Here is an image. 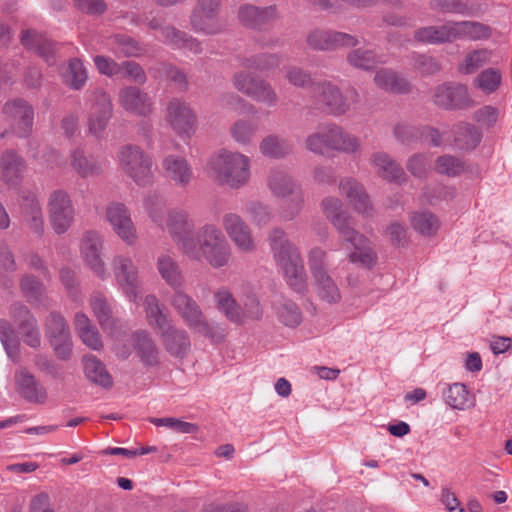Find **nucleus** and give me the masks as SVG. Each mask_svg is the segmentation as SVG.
I'll return each mask as SVG.
<instances>
[{
	"label": "nucleus",
	"mask_w": 512,
	"mask_h": 512,
	"mask_svg": "<svg viewBox=\"0 0 512 512\" xmlns=\"http://www.w3.org/2000/svg\"><path fill=\"white\" fill-rule=\"evenodd\" d=\"M222 225L234 246L241 253L251 254L257 250V242L253 237L252 230L240 215L225 214Z\"/></svg>",
	"instance_id": "17"
},
{
	"label": "nucleus",
	"mask_w": 512,
	"mask_h": 512,
	"mask_svg": "<svg viewBox=\"0 0 512 512\" xmlns=\"http://www.w3.org/2000/svg\"><path fill=\"white\" fill-rule=\"evenodd\" d=\"M159 333L166 351L172 357L183 359L187 356L191 349V340L186 330L171 323Z\"/></svg>",
	"instance_id": "25"
},
{
	"label": "nucleus",
	"mask_w": 512,
	"mask_h": 512,
	"mask_svg": "<svg viewBox=\"0 0 512 512\" xmlns=\"http://www.w3.org/2000/svg\"><path fill=\"white\" fill-rule=\"evenodd\" d=\"M162 169L165 177L177 188H188L195 179L192 164L181 155L170 154L163 158Z\"/></svg>",
	"instance_id": "21"
},
{
	"label": "nucleus",
	"mask_w": 512,
	"mask_h": 512,
	"mask_svg": "<svg viewBox=\"0 0 512 512\" xmlns=\"http://www.w3.org/2000/svg\"><path fill=\"white\" fill-rule=\"evenodd\" d=\"M247 96L256 102L265 104L268 107L276 106L279 101V97L272 85L260 78H258L253 89L250 90Z\"/></svg>",
	"instance_id": "52"
},
{
	"label": "nucleus",
	"mask_w": 512,
	"mask_h": 512,
	"mask_svg": "<svg viewBox=\"0 0 512 512\" xmlns=\"http://www.w3.org/2000/svg\"><path fill=\"white\" fill-rule=\"evenodd\" d=\"M25 160L13 150H6L0 156V173L4 182L17 185L25 172Z\"/></svg>",
	"instance_id": "27"
},
{
	"label": "nucleus",
	"mask_w": 512,
	"mask_h": 512,
	"mask_svg": "<svg viewBox=\"0 0 512 512\" xmlns=\"http://www.w3.org/2000/svg\"><path fill=\"white\" fill-rule=\"evenodd\" d=\"M337 136L335 137L334 151L342 152L345 154H356L361 150V140L348 132H345L341 127L337 126Z\"/></svg>",
	"instance_id": "58"
},
{
	"label": "nucleus",
	"mask_w": 512,
	"mask_h": 512,
	"mask_svg": "<svg viewBox=\"0 0 512 512\" xmlns=\"http://www.w3.org/2000/svg\"><path fill=\"white\" fill-rule=\"evenodd\" d=\"M164 120L180 137H191L197 126L195 111L190 103L181 98H172L167 102Z\"/></svg>",
	"instance_id": "12"
},
{
	"label": "nucleus",
	"mask_w": 512,
	"mask_h": 512,
	"mask_svg": "<svg viewBox=\"0 0 512 512\" xmlns=\"http://www.w3.org/2000/svg\"><path fill=\"white\" fill-rule=\"evenodd\" d=\"M337 125L324 124L319 126L315 132L305 140V147L318 155H324L326 150H333Z\"/></svg>",
	"instance_id": "31"
},
{
	"label": "nucleus",
	"mask_w": 512,
	"mask_h": 512,
	"mask_svg": "<svg viewBox=\"0 0 512 512\" xmlns=\"http://www.w3.org/2000/svg\"><path fill=\"white\" fill-rule=\"evenodd\" d=\"M375 85L389 93H406L409 91V83L397 72L382 68L374 76Z\"/></svg>",
	"instance_id": "40"
},
{
	"label": "nucleus",
	"mask_w": 512,
	"mask_h": 512,
	"mask_svg": "<svg viewBox=\"0 0 512 512\" xmlns=\"http://www.w3.org/2000/svg\"><path fill=\"white\" fill-rule=\"evenodd\" d=\"M257 130L258 127L256 123L247 119H238L231 125L229 131L235 142L245 146L252 143Z\"/></svg>",
	"instance_id": "51"
},
{
	"label": "nucleus",
	"mask_w": 512,
	"mask_h": 512,
	"mask_svg": "<svg viewBox=\"0 0 512 512\" xmlns=\"http://www.w3.org/2000/svg\"><path fill=\"white\" fill-rule=\"evenodd\" d=\"M490 59L487 49H478L468 53L459 64L458 70L463 74H472L484 66Z\"/></svg>",
	"instance_id": "60"
},
{
	"label": "nucleus",
	"mask_w": 512,
	"mask_h": 512,
	"mask_svg": "<svg viewBox=\"0 0 512 512\" xmlns=\"http://www.w3.org/2000/svg\"><path fill=\"white\" fill-rule=\"evenodd\" d=\"M0 341L8 357L12 360H16L19 354L18 342L14 337V331L10 323L4 319H0Z\"/></svg>",
	"instance_id": "64"
},
{
	"label": "nucleus",
	"mask_w": 512,
	"mask_h": 512,
	"mask_svg": "<svg viewBox=\"0 0 512 512\" xmlns=\"http://www.w3.org/2000/svg\"><path fill=\"white\" fill-rule=\"evenodd\" d=\"M481 140V134L471 124H460L456 127L454 145L461 150L474 149Z\"/></svg>",
	"instance_id": "50"
},
{
	"label": "nucleus",
	"mask_w": 512,
	"mask_h": 512,
	"mask_svg": "<svg viewBox=\"0 0 512 512\" xmlns=\"http://www.w3.org/2000/svg\"><path fill=\"white\" fill-rule=\"evenodd\" d=\"M308 266L313 279L329 274L328 252L320 247H313L308 253Z\"/></svg>",
	"instance_id": "54"
},
{
	"label": "nucleus",
	"mask_w": 512,
	"mask_h": 512,
	"mask_svg": "<svg viewBox=\"0 0 512 512\" xmlns=\"http://www.w3.org/2000/svg\"><path fill=\"white\" fill-rule=\"evenodd\" d=\"M370 163L376 173L387 181L402 183L405 179V173L401 166L385 152L373 153Z\"/></svg>",
	"instance_id": "30"
},
{
	"label": "nucleus",
	"mask_w": 512,
	"mask_h": 512,
	"mask_svg": "<svg viewBox=\"0 0 512 512\" xmlns=\"http://www.w3.org/2000/svg\"><path fill=\"white\" fill-rule=\"evenodd\" d=\"M146 318L151 327L159 332L172 323V320L165 314L155 295L149 294L144 299Z\"/></svg>",
	"instance_id": "46"
},
{
	"label": "nucleus",
	"mask_w": 512,
	"mask_h": 512,
	"mask_svg": "<svg viewBox=\"0 0 512 512\" xmlns=\"http://www.w3.org/2000/svg\"><path fill=\"white\" fill-rule=\"evenodd\" d=\"M22 209L25 220L30 223L35 232L41 233L43 230V218L41 206L34 195L23 198Z\"/></svg>",
	"instance_id": "53"
},
{
	"label": "nucleus",
	"mask_w": 512,
	"mask_h": 512,
	"mask_svg": "<svg viewBox=\"0 0 512 512\" xmlns=\"http://www.w3.org/2000/svg\"><path fill=\"white\" fill-rule=\"evenodd\" d=\"M106 46L118 57H138L145 52L136 40L123 34L110 36L106 41Z\"/></svg>",
	"instance_id": "37"
},
{
	"label": "nucleus",
	"mask_w": 512,
	"mask_h": 512,
	"mask_svg": "<svg viewBox=\"0 0 512 512\" xmlns=\"http://www.w3.org/2000/svg\"><path fill=\"white\" fill-rule=\"evenodd\" d=\"M321 208L342 242L349 245V261L363 268H372L377 260L376 252L371 242L355 229L354 218L344 209L342 200L335 196H327L322 200Z\"/></svg>",
	"instance_id": "2"
},
{
	"label": "nucleus",
	"mask_w": 512,
	"mask_h": 512,
	"mask_svg": "<svg viewBox=\"0 0 512 512\" xmlns=\"http://www.w3.org/2000/svg\"><path fill=\"white\" fill-rule=\"evenodd\" d=\"M313 281L316 291L323 301L337 303L341 300L340 290L329 274L314 278Z\"/></svg>",
	"instance_id": "55"
},
{
	"label": "nucleus",
	"mask_w": 512,
	"mask_h": 512,
	"mask_svg": "<svg viewBox=\"0 0 512 512\" xmlns=\"http://www.w3.org/2000/svg\"><path fill=\"white\" fill-rule=\"evenodd\" d=\"M306 41L309 47L319 51H334L342 47H356L359 44V39L355 35L323 29L311 31Z\"/></svg>",
	"instance_id": "19"
},
{
	"label": "nucleus",
	"mask_w": 512,
	"mask_h": 512,
	"mask_svg": "<svg viewBox=\"0 0 512 512\" xmlns=\"http://www.w3.org/2000/svg\"><path fill=\"white\" fill-rule=\"evenodd\" d=\"M87 106L88 131L94 137L101 138L113 115L111 97L102 88H96L90 93Z\"/></svg>",
	"instance_id": "9"
},
{
	"label": "nucleus",
	"mask_w": 512,
	"mask_h": 512,
	"mask_svg": "<svg viewBox=\"0 0 512 512\" xmlns=\"http://www.w3.org/2000/svg\"><path fill=\"white\" fill-rule=\"evenodd\" d=\"M47 209L50 224L56 234H64L73 225L76 211L67 191H52L48 197Z\"/></svg>",
	"instance_id": "11"
},
{
	"label": "nucleus",
	"mask_w": 512,
	"mask_h": 512,
	"mask_svg": "<svg viewBox=\"0 0 512 512\" xmlns=\"http://www.w3.org/2000/svg\"><path fill=\"white\" fill-rule=\"evenodd\" d=\"M278 319L286 326L295 327L301 323L302 315L298 306L290 300H281L275 307Z\"/></svg>",
	"instance_id": "57"
},
{
	"label": "nucleus",
	"mask_w": 512,
	"mask_h": 512,
	"mask_svg": "<svg viewBox=\"0 0 512 512\" xmlns=\"http://www.w3.org/2000/svg\"><path fill=\"white\" fill-rule=\"evenodd\" d=\"M221 6V0H197L190 15L192 30L208 36L220 34L224 30L219 17Z\"/></svg>",
	"instance_id": "10"
},
{
	"label": "nucleus",
	"mask_w": 512,
	"mask_h": 512,
	"mask_svg": "<svg viewBox=\"0 0 512 512\" xmlns=\"http://www.w3.org/2000/svg\"><path fill=\"white\" fill-rule=\"evenodd\" d=\"M18 393L28 402L43 404L47 399L46 389L36 381L33 375L25 370L16 373Z\"/></svg>",
	"instance_id": "28"
},
{
	"label": "nucleus",
	"mask_w": 512,
	"mask_h": 512,
	"mask_svg": "<svg viewBox=\"0 0 512 512\" xmlns=\"http://www.w3.org/2000/svg\"><path fill=\"white\" fill-rule=\"evenodd\" d=\"M60 75L63 82L73 90L82 89L88 79L87 70L78 58L70 59L67 64L63 65Z\"/></svg>",
	"instance_id": "38"
},
{
	"label": "nucleus",
	"mask_w": 512,
	"mask_h": 512,
	"mask_svg": "<svg viewBox=\"0 0 512 512\" xmlns=\"http://www.w3.org/2000/svg\"><path fill=\"white\" fill-rule=\"evenodd\" d=\"M82 362L84 373L89 381L103 388H110L112 386V377L99 359L93 355H86L83 357Z\"/></svg>",
	"instance_id": "44"
},
{
	"label": "nucleus",
	"mask_w": 512,
	"mask_h": 512,
	"mask_svg": "<svg viewBox=\"0 0 512 512\" xmlns=\"http://www.w3.org/2000/svg\"><path fill=\"white\" fill-rule=\"evenodd\" d=\"M111 266L119 290L130 302L137 303L142 296V281L138 266L129 255L125 254L115 255Z\"/></svg>",
	"instance_id": "7"
},
{
	"label": "nucleus",
	"mask_w": 512,
	"mask_h": 512,
	"mask_svg": "<svg viewBox=\"0 0 512 512\" xmlns=\"http://www.w3.org/2000/svg\"><path fill=\"white\" fill-rule=\"evenodd\" d=\"M452 30V22H447L442 26L420 28L415 31L414 37L416 40L428 44L453 42L455 41V34H453Z\"/></svg>",
	"instance_id": "41"
},
{
	"label": "nucleus",
	"mask_w": 512,
	"mask_h": 512,
	"mask_svg": "<svg viewBox=\"0 0 512 512\" xmlns=\"http://www.w3.org/2000/svg\"><path fill=\"white\" fill-rule=\"evenodd\" d=\"M410 223L416 232L425 237L434 236L440 227L438 217L428 210L412 213Z\"/></svg>",
	"instance_id": "47"
},
{
	"label": "nucleus",
	"mask_w": 512,
	"mask_h": 512,
	"mask_svg": "<svg viewBox=\"0 0 512 512\" xmlns=\"http://www.w3.org/2000/svg\"><path fill=\"white\" fill-rule=\"evenodd\" d=\"M2 117L19 136L25 137L32 131L33 109L23 99H12L2 107Z\"/></svg>",
	"instance_id": "15"
},
{
	"label": "nucleus",
	"mask_w": 512,
	"mask_h": 512,
	"mask_svg": "<svg viewBox=\"0 0 512 512\" xmlns=\"http://www.w3.org/2000/svg\"><path fill=\"white\" fill-rule=\"evenodd\" d=\"M259 150L265 157L282 159L293 153L294 146L289 139L270 134L261 140Z\"/></svg>",
	"instance_id": "36"
},
{
	"label": "nucleus",
	"mask_w": 512,
	"mask_h": 512,
	"mask_svg": "<svg viewBox=\"0 0 512 512\" xmlns=\"http://www.w3.org/2000/svg\"><path fill=\"white\" fill-rule=\"evenodd\" d=\"M312 92L318 103L333 115L345 114L351 105L358 103L360 99V95L354 87L349 88L344 96L337 85L328 81L314 84Z\"/></svg>",
	"instance_id": "8"
},
{
	"label": "nucleus",
	"mask_w": 512,
	"mask_h": 512,
	"mask_svg": "<svg viewBox=\"0 0 512 512\" xmlns=\"http://www.w3.org/2000/svg\"><path fill=\"white\" fill-rule=\"evenodd\" d=\"M435 171L449 177H456L464 171V163L451 155H443L436 159Z\"/></svg>",
	"instance_id": "63"
},
{
	"label": "nucleus",
	"mask_w": 512,
	"mask_h": 512,
	"mask_svg": "<svg viewBox=\"0 0 512 512\" xmlns=\"http://www.w3.org/2000/svg\"><path fill=\"white\" fill-rule=\"evenodd\" d=\"M283 200L284 201L280 207L279 216L284 221H291L295 219L303 209L305 202L303 190L288 195V197Z\"/></svg>",
	"instance_id": "56"
},
{
	"label": "nucleus",
	"mask_w": 512,
	"mask_h": 512,
	"mask_svg": "<svg viewBox=\"0 0 512 512\" xmlns=\"http://www.w3.org/2000/svg\"><path fill=\"white\" fill-rule=\"evenodd\" d=\"M346 61L351 67L362 71H370L378 65L386 63L383 55L378 54L373 49L365 48H356L349 51Z\"/></svg>",
	"instance_id": "35"
},
{
	"label": "nucleus",
	"mask_w": 512,
	"mask_h": 512,
	"mask_svg": "<svg viewBox=\"0 0 512 512\" xmlns=\"http://www.w3.org/2000/svg\"><path fill=\"white\" fill-rule=\"evenodd\" d=\"M443 398L447 405L457 410H465L474 405V398L470 396L466 386L462 383L449 385L443 391Z\"/></svg>",
	"instance_id": "45"
},
{
	"label": "nucleus",
	"mask_w": 512,
	"mask_h": 512,
	"mask_svg": "<svg viewBox=\"0 0 512 512\" xmlns=\"http://www.w3.org/2000/svg\"><path fill=\"white\" fill-rule=\"evenodd\" d=\"M267 186L272 195L278 199H285L288 195L302 190L301 185L286 170L279 167L269 172Z\"/></svg>",
	"instance_id": "26"
},
{
	"label": "nucleus",
	"mask_w": 512,
	"mask_h": 512,
	"mask_svg": "<svg viewBox=\"0 0 512 512\" xmlns=\"http://www.w3.org/2000/svg\"><path fill=\"white\" fill-rule=\"evenodd\" d=\"M23 46L38 54L49 65L55 63L54 43L36 30H25L21 35Z\"/></svg>",
	"instance_id": "29"
},
{
	"label": "nucleus",
	"mask_w": 512,
	"mask_h": 512,
	"mask_svg": "<svg viewBox=\"0 0 512 512\" xmlns=\"http://www.w3.org/2000/svg\"><path fill=\"white\" fill-rule=\"evenodd\" d=\"M161 34L163 36V42L175 48H185L195 54L202 51L200 41L172 26L161 28Z\"/></svg>",
	"instance_id": "39"
},
{
	"label": "nucleus",
	"mask_w": 512,
	"mask_h": 512,
	"mask_svg": "<svg viewBox=\"0 0 512 512\" xmlns=\"http://www.w3.org/2000/svg\"><path fill=\"white\" fill-rule=\"evenodd\" d=\"M339 194L347 203L363 217H372L375 213L374 205L364 185L353 177H343L338 184Z\"/></svg>",
	"instance_id": "14"
},
{
	"label": "nucleus",
	"mask_w": 512,
	"mask_h": 512,
	"mask_svg": "<svg viewBox=\"0 0 512 512\" xmlns=\"http://www.w3.org/2000/svg\"><path fill=\"white\" fill-rule=\"evenodd\" d=\"M238 313L241 316V320L236 322L237 325H242L248 320H260L263 316L260 302L254 294L247 295L242 305L239 304Z\"/></svg>",
	"instance_id": "61"
},
{
	"label": "nucleus",
	"mask_w": 512,
	"mask_h": 512,
	"mask_svg": "<svg viewBox=\"0 0 512 512\" xmlns=\"http://www.w3.org/2000/svg\"><path fill=\"white\" fill-rule=\"evenodd\" d=\"M238 20L246 27L262 28L278 19L276 5L258 7L252 4H244L239 7Z\"/></svg>",
	"instance_id": "24"
},
{
	"label": "nucleus",
	"mask_w": 512,
	"mask_h": 512,
	"mask_svg": "<svg viewBox=\"0 0 512 512\" xmlns=\"http://www.w3.org/2000/svg\"><path fill=\"white\" fill-rule=\"evenodd\" d=\"M117 161L121 171L138 186L145 187L153 182L152 158L139 146H121L117 152Z\"/></svg>",
	"instance_id": "6"
},
{
	"label": "nucleus",
	"mask_w": 512,
	"mask_h": 512,
	"mask_svg": "<svg viewBox=\"0 0 512 512\" xmlns=\"http://www.w3.org/2000/svg\"><path fill=\"white\" fill-rule=\"evenodd\" d=\"M20 290L26 300L35 306H47L45 287L39 279L30 274H25L19 282Z\"/></svg>",
	"instance_id": "43"
},
{
	"label": "nucleus",
	"mask_w": 512,
	"mask_h": 512,
	"mask_svg": "<svg viewBox=\"0 0 512 512\" xmlns=\"http://www.w3.org/2000/svg\"><path fill=\"white\" fill-rule=\"evenodd\" d=\"M103 237L96 231H87L81 240V255L89 269L101 280L109 276L102 258Z\"/></svg>",
	"instance_id": "18"
},
{
	"label": "nucleus",
	"mask_w": 512,
	"mask_h": 512,
	"mask_svg": "<svg viewBox=\"0 0 512 512\" xmlns=\"http://www.w3.org/2000/svg\"><path fill=\"white\" fill-rule=\"evenodd\" d=\"M433 102L446 110L466 109L473 105L467 87L462 84L444 83L435 87Z\"/></svg>",
	"instance_id": "20"
},
{
	"label": "nucleus",
	"mask_w": 512,
	"mask_h": 512,
	"mask_svg": "<svg viewBox=\"0 0 512 512\" xmlns=\"http://www.w3.org/2000/svg\"><path fill=\"white\" fill-rule=\"evenodd\" d=\"M213 301L216 309L225 316V318L236 324L241 320L238 313L239 303L233 293L227 287H219L213 292Z\"/></svg>",
	"instance_id": "34"
},
{
	"label": "nucleus",
	"mask_w": 512,
	"mask_h": 512,
	"mask_svg": "<svg viewBox=\"0 0 512 512\" xmlns=\"http://www.w3.org/2000/svg\"><path fill=\"white\" fill-rule=\"evenodd\" d=\"M268 242L273 258L283 271L288 285L294 291L304 293L307 290V274L298 247L278 227L269 232Z\"/></svg>",
	"instance_id": "3"
},
{
	"label": "nucleus",
	"mask_w": 512,
	"mask_h": 512,
	"mask_svg": "<svg viewBox=\"0 0 512 512\" xmlns=\"http://www.w3.org/2000/svg\"><path fill=\"white\" fill-rule=\"evenodd\" d=\"M170 304L183 320L184 324L194 333L199 334L213 343H221L227 336L223 323L209 321L200 305L182 289L171 296Z\"/></svg>",
	"instance_id": "5"
},
{
	"label": "nucleus",
	"mask_w": 512,
	"mask_h": 512,
	"mask_svg": "<svg viewBox=\"0 0 512 512\" xmlns=\"http://www.w3.org/2000/svg\"><path fill=\"white\" fill-rule=\"evenodd\" d=\"M281 59L275 54H259L246 58L242 62V66L246 69L257 71H271L279 67Z\"/></svg>",
	"instance_id": "59"
},
{
	"label": "nucleus",
	"mask_w": 512,
	"mask_h": 512,
	"mask_svg": "<svg viewBox=\"0 0 512 512\" xmlns=\"http://www.w3.org/2000/svg\"><path fill=\"white\" fill-rule=\"evenodd\" d=\"M246 213L252 222L258 227L266 226L273 218L272 208L259 201L249 202L246 205Z\"/></svg>",
	"instance_id": "62"
},
{
	"label": "nucleus",
	"mask_w": 512,
	"mask_h": 512,
	"mask_svg": "<svg viewBox=\"0 0 512 512\" xmlns=\"http://www.w3.org/2000/svg\"><path fill=\"white\" fill-rule=\"evenodd\" d=\"M46 335L52 345L56 356L66 360L72 351V339L69 326L62 315L51 312L47 317Z\"/></svg>",
	"instance_id": "16"
},
{
	"label": "nucleus",
	"mask_w": 512,
	"mask_h": 512,
	"mask_svg": "<svg viewBox=\"0 0 512 512\" xmlns=\"http://www.w3.org/2000/svg\"><path fill=\"white\" fill-rule=\"evenodd\" d=\"M71 166L83 178L95 177L103 172L102 163L92 155H85L80 149L72 152Z\"/></svg>",
	"instance_id": "42"
},
{
	"label": "nucleus",
	"mask_w": 512,
	"mask_h": 512,
	"mask_svg": "<svg viewBox=\"0 0 512 512\" xmlns=\"http://www.w3.org/2000/svg\"><path fill=\"white\" fill-rule=\"evenodd\" d=\"M150 219L167 230L178 250L192 261L206 260L213 268L228 264L231 257L230 246L221 229L214 224H205L195 232V222L184 209L174 208L167 211L165 204L156 194H150L145 200Z\"/></svg>",
	"instance_id": "1"
},
{
	"label": "nucleus",
	"mask_w": 512,
	"mask_h": 512,
	"mask_svg": "<svg viewBox=\"0 0 512 512\" xmlns=\"http://www.w3.org/2000/svg\"><path fill=\"white\" fill-rule=\"evenodd\" d=\"M119 105L127 112L146 117L153 109L150 96L135 86H125L117 94Z\"/></svg>",
	"instance_id": "22"
},
{
	"label": "nucleus",
	"mask_w": 512,
	"mask_h": 512,
	"mask_svg": "<svg viewBox=\"0 0 512 512\" xmlns=\"http://www.w3.org/2000/svg\"><path fill=\"white\" fill-rule=\"evenodd\" d=\"M453 34H455V40L468 39V40H479L488 38L490 36L489 27L479 22L472 21H461L452 22Z\"/></svg>",
	"instance_id": "48"
},
{
	"label": "nucleus",
	"mask_w": 512,
	"mask_h": 512,
	"mask_svg": "<svg viewBox=\"0 0 512 512\" xmlns=\"http://www.w3.org/2000/svg\"><path fill=\"white\" fill-rule=\"evenodd\" d=\"M135 350L140 361L147 367L159 365V349L148 332L138 331L132 335Z\"/></svg>",
	"instance_id": "32"
},
{
	"label": "nucleus",
	"mask_w": 512,
	"mask_h": 512,
	"mask_svg": "<svg viewBox=\"0 0 512 512\" xmlns=\"http://www.w3.org/2000/svg\"><path fill=\"white\" fill-rule=\"evenodd\" d=\"M157 271L167 285L175 291L184 285V276L178 262L168 254H160L156 261Z\"/></svg>",
	"instance_id": "33"
},
{
	"label": "nucleus",
	"mask_w": 512,
	"mask_h": 512,
	"mask_svg": "<svg viewBox=\"0 0 512 512\" xmlns=\"http://www.w3.org/2000/svg\"><path fill=\"white\" fill-rule=\"evenodd\" d=\"M105 217L112 231L128 246H133L138 240L137 228L132 220L130 210L119 202L107 205Z\"/></svg>",
	"instance_id": "13"
},
{
	"label": "nucleus",
	"mask_w": 512,
	"mask_h": 512,
	"mask_svg": "<svg viewBox=\"0 0 512 512\" xmlns=\"http://www.w3.org/2000/svg\"><path fill=\"white\" fill-rule=\"evenodd\" d=\"M250 158L238 151L222 149L214 153L205 165V172L214 182L238 189L251 176Z\"/></svg>",
	"instance_id": "4"
},
{
	"label": "nucleus",
	"mask_w": 512,
	"mask_h": 512,
	"mask_svg": "<svg viewBox=\"0 0 512 512\" xmlns=\"http://www.w3.org/2000/svg\"><path fill=\"white\" fill-rule=\"evenodd\" d=\"M10 313L23 334L25 343L32 348L39 347L41 343L40 332L37 321L30 310L21 303H14L11 306Z\"/></svg>",
	"instance_id": "23"
},
{
	"label": "nucleus",
	"mask_w": 512,
	"mask_h": 512,
	"mask_svg": "<svg viewBox=\"0 0 512 512\" xmlns=\"http://www.w3.org/2000/svg\"><path fill=\"white\" fill-rule=\"evenodd\" d=\"M90 306L101 327L113 330L115 320L112 317L111 307L107 299L100 293H94L90 298Z\"/></svg>",
	"instance_id": "49"
}]
</instances>
